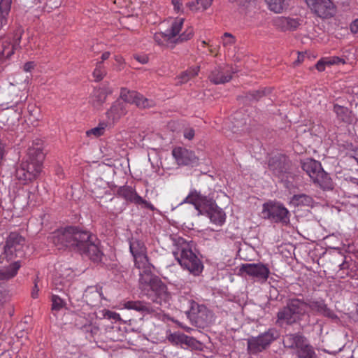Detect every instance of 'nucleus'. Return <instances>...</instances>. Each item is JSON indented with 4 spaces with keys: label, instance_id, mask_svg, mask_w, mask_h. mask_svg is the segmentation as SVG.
Returning <instances> with one entry per match:
<instances>
[{
    "label": "nucleus",
    "instance_id": "nucleus-1",
    "mask_svg": "<svg viewBox=\"0 0 358 358\" xmlns=\"http://www.w3.org/2000/svg\"><path fill=\"white\" fill-rule=\"evenodd\" d=\"M139 288L153 303L161 305L170 299L166 285L161 279L153 275L152 270L139 273Z\"/></svg>",
    "mask_w": 358,
    "mask_h": 358
},
{
    "label": "nucleus",
    "instance_id": "nucleus-2",
    "mask_svg": "<svg viewBox=\"0 0 358 358\" xmlns=\"http://www.w3.org/2000/svg\"><path fill=\"white\" fill-rule=\"evenodd\" d=\"M182 203L194 205L201 214H207L210 221L215 224L222 225L225 221V213L218 208L215 201L199 192L192 190Z\"/></svg>",
    "mask_w": 358,
    "mask_h": 358
},
{
    "label": "nucleus",
    "instance_id": "nucleus-3",
    "mask_svg": "<svg viewBox=\"0 0 358 358\" xmlns=\"http://www.w3.org/2000/svg\"><path fill=\"white\" fill-rule=\"evenodd\" d=\"M308 301L303 297H289L285 306L277 313L276 323L280 327L300 323L308 314Z\"/></svg>",
    "mask_w": 358,
    "mask_h": 358
},
{
    "label": "nucleus",
    "instance_id": "nucleus-4",
    "mask_svg": "<svg viewBox=\"0 0 358 358\" xmlns=\"http://www.w3.org/2000/svg\"><path fill=\"white\" fill-rule=\"evenodd\" d=\"M95 241L96 238L90 231L73 227L71 248L94 262H99L103 254Z\"/></svg>",
    "mask_w": 358,
    "mask_h": 358
},
{
    "label": "nucleus",
    "instance_id": "nucleus-5",
    "mask_svg": "<svg viewBox=\"0 0 358 358\" xmlns=\"http://www.w3.org/2000/svg\"><path fill=\"white\" fill-rule=\"evenodd\" d=\"M173 255L179 264L195 276L199 275L203 269L201 259L193 252L192 245L179 238Z\"/></svg>",
    "mask_w": 358,
    "mask_h": 358
},
{
    "label": "nucleus",
    "instance_id": "nucleus-6",
    "mask_svg": "<svg viewBox=\"0 0 358 358\" xmlns=\"http://www.w3.org/2000/svg\"><path fill=\"white\" fill-rule=\"evenodd\" d=\"M26 238L17 232H10L3 247V254L8 261L25 257Z\"/></svg>",
    "mask_w": 358,
    "mask_h": 358
},
{
    "label": "nucleus",
    "instance_id": "nucleus-7",
    "mask_svg": "<svg viewBox=\"0 0 358 358\" xmlns=\"http://www.w3.org/2000/svg\"><path fill=\"white\" fill-rule=\"evenodd\" d=\"M129 250L133 257L134 266L140 270V273H145L151 270L147 248L143 241L132 238L129 242Z\"/></svg>",
    "mask_w": 358,
    "mask_h": 358
},
{
    "label": "nucleus",
    "instance_id": "nucleus-8",
    "mask_svg": "<svg viewBox=\"0 0 358 358\" xmlns=\"http://www.w3.org/2000/svg\"><path fill=\"white\" fill-rule=\"evenodd\" d=\"M278 337V331L275 328H270L258 336L248 338L247 341L248 350L249 353L253 355L261 352Z\"/></svg>",
    "mask_w": 358,
    "mask_h": 358
},
{
    "label": "nucleus",
    "instance_id": "nucleus-9",
    "mask_svg": "<svg viewBox=\"0 0 358 358\" xmlns=\"http://www.w3.org/2000/svg\"><path fill=\"white\" fill-rule=\"evenodd\" d=\"M263 217L272 222L283 224L289 222L290 213L289 210L280 203L268 202L263 205Z\"/></svg>",
    "mask_w": 358,
    "mask_h": 358
},
{
    "label": "nucleus",
    "instance_id": "nucleus-10",
    "mask_svg": "<svg viewBox=\"0 0 358 358\" xmlns=\"http://www.w3.org/2000/svg\"><path fill=\"white\" fill-rule=\"evenodd\" d=\"M43 164L31 162L24 159L16 169L15 176L18 180L26 183L36 179L42 171Z\"/></svg>",
    "mask_w": 358,
    "mask_h": 358
},
{
    "label": "nucleus",
    "instance_id": "nucleus-11",
    "mask_svg": "<svg viewBox=\"0 0 358 358\" xmlns=\"http://www.w3.org/2000/svg\"><path fill=\"white\" fill-rule=\"evenodd\" d=\"M189 317L196 327L205 328L209 326L213 320V314L205 306L199 305L194 301L191 303Z\"/></svg>",
    "mask_w": 358,
    "mask_h": 358
},
{
    "label": "nucleus",
    "instance_id": "nucleus-12",
    "mask_svg": "<svg viewBox=\"0 0 358 358\" xmlns=\"http://www.w3.org/2000/svg\"><path fill=\"white\" fill-rule=\"evenodd\" d=\"M48 239L59 250L65 248H71V240H73V227L59 229L51 234Z\"/></svg>",
    "mask_w": 358,
    "mask_h": 358
},
{
    "label": "nucleus",
    "instance_id": "nucleus-13",
    "mask_svg": "<svg viewBox=\"0 0 358 358\" xmlns=\"http://www.w3.org/2000/svg\"><path fill=\"white\" fill-rule=\"evenodd\" d=\"M308 7L318 17L328 18L333 16L335 7L330 0H304Z\"/></svg>",
    "mask_w": 358,
    "mask_h": 358
},
{
    "label": "nucleus",
    "instance_id": "nucleus-14",
    "mask_svg": "<svg viewBox=\"0 0 358 358\" xmlns=\"http://www.w3.org/2000/svg\"><path fill=\"white\" fill-rule=\"evenodd\" d=\"M117 194L119 196L123 198L127 201L137 205H143L145 208L152 211L155 210V206L152 203L143 199L131 186L124 185L120 187L117 191Z\"/></svg>",
    "mask_w": 358,
    "mask_h": 358
},
{
    "label": "nucleus",
    "instance_id": "nucleus-15",
    "mask_svg": "<svg viewBox=\"0 0 358 358\" xmlns=\"http://www.w3.org/2000/svg\"><path fill=\"white\" fill-rule=\"evenodd\" d=\"M240 272L245 273L250 277L265 282L269 274V268L263 264H243L240 268Z\"/></svg>",
    "mask_w": 358,
    "mask_h": 358
},
{
    "label": "nucleus",
    "instance_id": "nucleus-16",
    "mask_svg": "<svg viewBox=\"0 0 358 358\" xmlns=\"http://www.w3.org/2000/svg\"><path fill=\"white\" fill-rule=\"evenodd\" d=\"M234 73L232 69L227 65L217 66L210 71L208 79L214 85L224 84L231 80Z\"/></svg>",
    "mask_w": 358,
    "mask_h": 358
},
{
    "label": "nucleus",
    "instance_id": "nucleus-17",
    "mask_svg": "<svg viewBox=\"0 0 358 358\" xmlns=\"http://www.w3.org/2000/svg\"><path fill=\"white\" fill-rule=\"evenodd\" d=\"M172 155L179 166L192 165L198 161L193 152L181 147L175 148Z\"/></svg>",
    "mask_w": 358,
    "mask_h": 358
},
{
    "label": "nucleus",
    "instance_id": "nucleus-18",
    "mask_svg": "<svg viewBox=\"0 0 358 358\" xmlns=\"http://www.w3.org/2000/svg\"><path fill=\"white\" fill-rule=\"evenodd\" d=\"M302 20L300 18L289 17H277L273 20V25L282 31H293L301 25Z\"/></svg>",
    "mask_w": 358,
    "mask_h": 358
},
{
    "label": "nucleus",
    "instance_id": "nucleus-19",
    "mask_svg": "<svg viewBox=\"0 0 358 358\" xmlns=\"http://www.w3.org/2000/svg\"><path fill=\"white\" fill-rule=\"evenodd\" d=\"M24 159H29L31 162L33 161V162L43 164L45 154L43 152V143L41 140L37 139L33 141L31 145L27 149Z\"/></svg>",
    "mask_w": 358,
    "mask_h": 358
},
{
    "label": "nucleus",
    "instance_id": "nucleus-20",
    "mask_svg": "<svg viewBox=\"0 0 358 358\" xmlns=\"http://www.w3.org/2000/svg\"><path fill=\"white\" fill-rule=\"evenodd\" d=\"M112 92V89L108 86L95 88L90 97V103L94 108L100 109L105 103L108 95Z\"/></svg>",
    "mask_w": 358,
    "mask_h": 358
},
{
    "label": "nucleus",
    "instance_id": "nucleus-21",
    "mask_svg": "<svg viewBox=\"0 0 358 358\" xmlns=\"http://www.w3.org/2000/svg\"><path fill=\"white\" fill-rule=\"evenodd\" d=\"M308 339L301 333L287 334L283 336L282 343L285 348L295 350L296 352L303 345Z\"/></svg>",
    "mask_w": 358,
    "mask_h": 358
},
{
    "label": "nucleus",
    "instance_id": "nucleus-22",
    "mask_svg": "<svg viewBox=\"0 0 358 358\" xmlns=\"http://www.w3.org/2000/svg\"><path fill=\"white\" fill-rule=\"evenodd\" d=\"M308 308L316 315H322L331 319L337 318L335 313L328 308L324 300L308 301Z\"/></svg>",
    "mask_w": 358,
    "mask_h": 358
},
{
    "label": "nucleus",
    "instance_id": "nucleus-23",
    "mask_svg": "<svg viewBox=\"0 0 358 358\" xmlns=\"http://www.w3.org/2000/svg\"><path fill=\"white\" fill-rule=\"evenodd\" d=\"M127 309L135 310L142 314H155L157 313L159 307H154L150 303L142 301H129L124 303Z\"/></svg>",
    "mask_w": 358,
    "mask_h": 358
},
{
    "label": "nucleus",
    "instance_id": "nucleus-24",
    "mask_svg": "<svg viewBox=\"0 0 358 358\" xmlns=\"http://www.w3.org/2000/svg\"><path fill=\"white\" fill-rule=\"evenodd\" d=\"M169 342L175 345H186L188 347L196 348L198 341L193 337L188 336L180 332L171 333L167 336Z\"/></svg>",
    "mask_w": 358,
    "mask_h": 358
},
{
    "label": "nucleus",
    "instance_id": "nucleus-25",
    "mask_svg": "<svg viewBox=\"0 0 358 358\" xmlns=\"http://www.w3.org/2000/svg\"><path fill=\"white\" fill-rule=\"evenodd\" d=\"M301 167L312 180L316 178L318 173L322 169L320 162L312 159H306L302 162Z\"/></svg>",
    "mask_w": 358,
    "mask_h": 358
},
{
    "label": "nucleus",
    "instance_id": "nucleus-26",
    "mask_svg": "<svg viewBox=\"0 0 358 358\" xmlns=\"http://www.w3.org/2000/svg\"><path fill=\"white\" fill-rule=\"evenodd\" d=\"M21 267L20 261H15L8 266L0 267V280H9L13 278Z\"/></svg>",
    "mask_w": 358,
    "mask_h": 358
},
{
    "label": "nucleus",
    "instance_id": "nucleus-27",
    "mask_svg": "<svg viewBox=\"0 0 358 358\" xmlns=\"http://www.w3.org/2000/svg\"><path fill=\"white\" fill-rule=\"evenodd\" d=\"M334 112L336 114L337 118L347 124H351L353 121L352 112L347 108L338 104L334 105Z\"/></svg>",
    "mask_w": 358,
    "mask_h": 358
},
{
    "label": "nucleus",
    "instance_id": "nucleus-28",
    "mask_svg": "<svg viewBox=\"0 0 358 358\" xmlns=\"http://www.w3.org/2000/svg\"><path fill=\"white\" fill-rule=\"evenodd\" d=\"M290 202L293 206L300 207H313L314 204L313 199L305 194H294Z\"/></svg>",
    "mask_w": 358,
    "mask_h": 358
},
{
    "label": "nucleus",
    "instance_id": "nucleus-29",
    "mask_svg": "<svg viewBox=\"0 0 358 358\" xmlns=\"http://www.w3.org/2000/svg\"><path fill=\"white\" fill-rule=\"evenodd\" d=\"M200 71L199 66H191L188 68L187 70L181 72L177 77L176 79L178 80V84L182 85L187 83L191 79L195 78Z\"/></svg>",
    "mask_w": 358,
    "mask_h": 358
},
{
    "label": "nucleus",
    "instance_id": "nucleus-30",
    "mask_svg": "<svg viewBox=\"0 0 358 358\" xmlns=\"http://www.w3.org/2000/svg\"><path fill=\"white\" fill-rule=\"evenodd\" d=\"M313 181L317 183L322 189H330L333 188L332 180L323 169H321Z\"/></svg>",
    "mask_w": 358,
    "mask_h": 358
},
{
    "label": "nucleus",
    "instance_id": "nucleus-31",
    "mask_svg": "<svg viewBox=\"0 0 358 358\" xmlns=\"http://www.w3.org/2000/svg\"><path fill=\"white\" fill-rule=\"evenodd\" d=\"M12 0H0V22L8 26Z\"/></svg>",
    "mask_w": 358,
    "mask_h": 358
},
{
    "label": "nucleus",
    "instance_id": "nucleus-32",
    "mask_svg": "<svg viewBox=\"0 0 358 358\" xmlns=\"http://www.w3.org/2000/svg\"><path fill=\"white\" fill-rule=\"evenodd\" d=\"M17 47H14V43L8 41H4L2 42L0 46V59H8L14 53L15 50H17Z\"/></svg>",
    "mask_w": 358,
    "mask_h": 358
},
{
    "label": "nucleus",
    "instance_id": "nucleus-33",
    "mask_svg": "<svg viewBox=\"0 0 358 358\" xmlns=\"http://www.w3.org/2000/svg\"><path fill=\"white\" fill-rule=\"evenodd\" d=\"M298 358H317L313 347L307 341L296 352Z\"/></svg>",
    "mask_w": 358,
    "mask_h": 358
},
{
    "label": "nucleus",
    "instance_id": "nucleus-34",
    "mask_svg": "<svg viewBox=\"0 0 358 358\" xmlns=\"http://www.w3.org/2000/svg\"><path fill=\"white\" fill-rule=\"evenodd\" d=\"M138 93L135 91H131L126 88H122L120 98L126 103L136 104Z\"/></svg>",
    "mask_w": 358,
    "mask_h": 358
},
{
    "label": "nucleus",
    "instance_id": "nucleus-35",
    "mask_svg": "<svg viewBox=\"0 0 358 358\" xmlns=\"http://www.w3.org/2000/svg\"><path fill=\"white\" fill-rule=\"evenodd\" d=\"M285 0H265L268 8L276 13H280L283 11L285 8Z\"/></svg>",
    "mask_w": 358,
    "mask_h": 358
},
{
    "label": "nucleus",
    "instance_id": "nucleus-36",
    "mask_svg": "<svg viewBox=\"0 0 358 358\" xmlns=\"http://www.w3.org/2000/svg\"><path fill=\"white\" fill-rule=\"evenodd\" d=\"M94 80L99 82L103 79L106 75V70L102 64V62H98L96 64V67L92 73Z\"/></svg>",
    "mask_w": 358,
    "mask_h": 358
},
{
    "label": "nucleus",
    "instance_id": "nucleus-37",
    "mask_svg": "<svg viewBox=\"0 0 358 358\" xmlns=\"http://www.w3.org/2000/svg\"><path fill=\"white\" fill-rule=\"evenodd\" d=\"M106 127H107L106 123H104V122L99 123L97 127L87 130L86 131V135L87 136H93L96 138L99 137V136L103 135Z\"/></svg>",
    "mask_w": 358,
    "mask_h": 358
},
{
    "label": "nucleus",
    "instance_id": "nucleus-38",
    "mask_svg": "<svg viewBox=\"0 0 358 358\" xmlns=\"http://www.w3.org/2000/svg\"><path fill=\"white\" fill-rule=\"evenodd\" d=\"M136 106L141 108H150L155 106V102L154 100L147 99L139 94Z\"/></svg>",
    "mask_w": 358,
    "mask_h": 358
},
{
    "label": "nucleus",
    "instance_id": "nucleus-39",
    "mask_svg": "<svg viewBox=\"0 0 358 358\" xmlns=\"http://www.w3.org/2000/svg\"><path fill=\"white\" fill-rule=\"evenodd\" d=\"M183 22H184V19L180 18V19H176L173 22L171 27V30L168 33V34L169 35V36L171 39L173 38H174L175 36H176L179 34V32L181 30L182 26L183 24Z\"/></svg>",
    "mask_w": 358,
    "mask_h": 358
},
{
    "label": "nucleus",
    "instance_id": "nucleus-40",
    "mask_svg": "<svg viewBox=\"0 0 358 358\" xmlns=\"http://www.w3.org/2000/svg\"><path fill=\"white\" fill-rule=\"evenodd\" d=\"M124 113L123 106L120 103H115L108 112V114L112 115L113 119L118 118Z\"/></svg>",
    "mask_w": 358,
    "mask_h": 358
},
{
    "label": "nucleus",
    "instance_id": "nucleus-41",
    "mask_svg": "<svg viewBox=\"0 0 358 358\" xmlns=\"http://www.w3.org/2000/svg\"><path fill=\"white\" fill-rule=\"evenodd\" d=\"M268 166L275 174H279L283 171L282 164L280 160L273 157L268 161Z\"/></svg>",
    "mask_w": 358,
    "mask_h": 358
},
{
    "label": "nucleus",
    "instance_id": "nucleus-42",
    "mask_svg": "<svg viewBox=\"0 0 358 358\" xmlns=\"http://www.w3.org/2000/svg\"><path fill=\"white\" fill-rule=\"evenodd\" d=\"M236 38L231 34L225 32L221 37V43L223 47L229 48L236 43Z\"/></svg>",
    "mask_w": 358,
    "mask_h": 358
},
{
    "label": "nucleus",
    "instance_id": "nucleus-43",
    "mask_svg": "<svg viewBox=\"0 0 358 358\" xmlns=\"http://www.w3.org/2000/svg\"><path fill=\"white\" fill-rule=\"evenodd\" d=\"M154 40L159 45H167L168 43L171 41V38L168 33H156L154 35Z\"/></svg>",
    "mask_w": 358,
    "mask_h": 358
},
{
    "label": "nucleus",
    "instance_id": "nucleus-44",
    "mask_svg": "<svg viewBox=\"0 0 358 358\" xmlns=\"http://www.w3.org/2000/svg\"><path fill=\"white\" fill-rule=\"evenodd\" d=\"M65 306V302L62 299L57 295L52 296V310L55 311L60 310Z\"/></svg>",
    "mask_w": 358,
    "mask_h": 358
},
{
    "label": "nucleus",
    "instance_id": "nucleus-45",
    "mask_svg": "<svg viewBox=\"0 0 358 358\" xmlns=\"http://www.w3.org/2000/svg\"><path fill=\"white\" fill-rule=\"evenodd\" d=\"M23 33L24 29L21 26H18L15 30L13 42L14 43V47H17L18 48H20V42Z\"/></svg>",
    "mask_w": 358,
    "mask_h": 358
},
{
    "label": "nucleus",
    "instance_id": "nucleus-46",
    "mask_svg": "<svg viewBox=\"0 0 358 358\" xmlns=\"http://www.w3.org/2000/svg\"><path fill=\"white\" fill-rule=\"evenodd\" d=\"M322 59L324 61V64L329 66L332 65H338L340 64H344L345 63L344 59L336 56L323 57Z\"/></svg>",
    "mask_w": 358,
    "mask_h": 358
},
{
    "label": "nucleus",
    "instance_id": "nucleus-47",
    "mask_svg": "<svg viewBox=\"0 0 358 358\" xmlns=\"http://www.w3.org/2000/svg\"><path fill=\"white\" fill-rule=\"evenodd\" d=\"M266 92H270V91L266 89L253 91L248 93V94L247 95V98L250 100L254 99L257 101L262 96H265Z\"/></svg>",
    "mask_w": 358,
    "mask_h": 358
},
{
    "label": "nucleus",
    "instance_id": "nucleus-48",
    "mask_svg": "<svg viewBox=\"0 0 358 358\" xmlns=\"http://www.w3.org/2000/svg\"><path fill=\"white\" fill-rule=\"evenodd\" d=\"M194 35V30L192 27L187 28L180 36L177 38V41L183 42L189 40Z\"/></svg>",
    "mask_w": 358,
    "mask_h": 358
},
{
    "label": "nucleus",
    "instance_id": "nucleus-49",
    "mask_svg": "<svg viewBox=\"0 0 358 358\" xmlns=\"http://www.w3.org/2000/svg\"><path fill=\"white\" fill-rule=\"evenodd\" d=\"M103 316L105 318L113 320L115 321H117L120 320V316L118 313L114 311H111L109 310H105Z\"/></svg>",
    "mask_w": 358,
    "mask_h": 358
},
{
    "label": "nucleus",
    "instance_id": "nucleus-50",
    "mask_svg": "<svg viewBox=\"0 0 358 358\" xmlns=\"http://www.w3.org/2000/svg\"><path fill=\"white\" fill-rule=\"evenodd\" d=\"M213 0H197V5H200L203 10L208 9L212 4Z\"/></svg>",
    "mask_w": 358,
    "mask_h": 358
},
{
    "label": "nucleus",
    "instance_id": "nucleus-51",
    "mask_svg": "<svg viewBox=\"0 0 358 358\" xmlns=\"http://www.w3.org/2000/svg\"><path fill=\"white\" fill-rule=\"evenodd\" d=\"M134 58L139 62L141 64H146L148 62V57L147 55H134Z\"/></svg>",
    "mask_w": 358,
    "mask_h": 358
},
{
    "label": "nucleus",
    "instance_id": "nucleus-52",
    "mask_svg": "<svg viewBox=\"0 0 358 358\" xmlns=\"http://www.w3.org/2000/svg\"><path fill=\"white\" fill-rule=\"evenodd\" d=\"M326 64H324V59L322 58L320 59L317 62V64H315V68L319 71H324V69H325V66H326Z\"/></svg>",
    "mask_w": 358,
    "mask_h": 358
},
{
    "label": "nucleus",
    "instance_id": "nucleus-53",
    "mask_svg": "<svg viewBox=\"0 0 358 358\" xmlns=\"http://www.w3.org/2000/svg\"><path fill=\"white\" fill-rule=\"evenodd\" d=\"M233 3H236L238 6H245L247 3L255 2L256 0H230Z\"/></svg>",
    "mask_w": 358,
    "mask_h": 358
},
{
    "label": "nucleus",
    "instance_id": "nucleus-54",
    "mask_svg": "<svg viewBox=\"0 0 358 358\" xmlns=\"http://www.w3.org/2000/svg\"><path fill=\"white\" fill-rule=\"evenodd\" d=\"M35 66L34 62H28L24 64L23 66V69L24 71L30 72L32 69H34Z\"/></svg>",
    "mask_w": 358,
    "mask_h": 358
},
{
    "label": "nucleus",
    "instance_id": "nucleus-55",
    "mask_svg": "<svg viewBox=\"0 0 358 358\" xmlns=\"http://www.w3.org/2000/svg\"><path fill=\"white\" fill-rule=\"evenodd\" d=\"M171 1L174 9L178 12L180 11L182 6L181 0H171Z\"/></svg>",
    "mask_w": 358,
    "mask_h": 358
},
{
    "label": "nucleus",
    "instance_id": "nucleus-56",
    "mask_svg": "<svg viewBox=\"0 0 358 358\" xmlns=\"http://www.w3.org/2000/svg\"><path fill=\"white\" fill-rule=\"evenodd\" d=\"M38 291H39V289L38 287L37 282H36V281H35L34 282V287H33L32 291H31V296H32V298L36 299L38 297Z\"/></svg>",
    "mask_w": 358,
    "mask_h": 358
},
{
    "label": "nucleus",
    "instance_id": "nucleus-57",
    "mask_svg": "<svg viewBox=\"0 0 358 358\" xmlns=\"http://www.w3.org/2000/svg\"><path fill=\"white\" fill-rule=\"evenodd\" d=\"M184 136L186 138L191 140L194 136V131L192 129L187 130L185 131Z\"/></svg>",
    "mask_w": 358,
    "mask_h": 358
},
{
    "label": "nucleus",
    "instance_id": "nucleus-58",
    "mask_svg": "<svg viewBox=\"0 0 358 358\" xmlns=\"http://www.w3.org/2000/svg\"><path fill=\"white\" fill-rule=\"evenodd\" d=\"M101 290H102L101 287H100L99 289L96 288V289L94 292H90V294L94 295V296L105 299V297L103 296Z\"/></svg>",
    "mask_w": 358,
    "mask_h": 358
},
{
    "label": "nucleus",
    "instance_id": "nucleus-59",
    "mask_svg": "<svg viewBox=\"0 0 358 358\" xmlns=\"http://www.w3.org/2000/svg\"><path fill=\"white\" fill-rule=\"evenodd\" d=\"M350 30L355 34L358 32V20H355L352 22L350 24Z\"/></svg>",
    "mask_w": 358,
    "mask_h": 358
},
{
    "label": "nucleus",
    "instance_id": "nucleus-60",
    "mask_svg": "<svg viewBox=\"0 0 358 358\" xmlns=\"http://www.w3.org/2000/svg\"><path fill=\"white\" fill-rule=\"evenodd\" d=\"M187 6L189 8L192 10H197L200 8L196 3V1H191L187 3Z\"/></svg>",
    "mask_w": 358,
    "mask_h": 358
},
{
    "label": "nucleus",
    "instance_id": "nucleus-61",
    "mask_svg": "<svg viewBox=\"0 0 358 358\" xmlns=\"http://www.w3.org/2000/svg\"><path fill=\"white\" fill-rule=\"evenodd\" d=\"M304 55L299 53L297 59L294 62V65L299 64L301 62L303 61Z\"/></svg>",
    "mask_w": 358,
    "mask_h": 358
},
{
    "label": "nucleus",
    "instance_id": "nucleus-62",
    "mask_svg": "<svg viewBox=\"0 0 358 358\" xmlns=\"http://www.w3.org/2000/svg\"><path fill=\"white\" fill-rule=\"evenodd\" d=\"M110 55V52H104L102 55H101V61L102 63L103 62V61L108 59L109 58Z\"/></svg>",
    "mask_w": 358,
    "mask_h": 358
},
{
    "label": "nucleus",
    "instance_id": "nucleus-63",
    "mask_svg": "<svg viewBox=\"0 0 358 358\" xmlns=\"http://www.w3.org/2000/svg\"><path fill=\"white\" fill-rule=\"evenodd\" d=\"M339 267L341 270L347 269L349 267V264L348 262L344 261L339 265Z\"/></svg>",
    "mask_w": 358,
    "mask_h": 358
},
{
    "label": "nucleus",
    "instance_id": "nucleus-64",
    "mask_svg": "<svg viewBox=\"0 0 358 358\" xmlns=\"http://www.w3.org/2000/svg\"><path fill=\"white\" fill-rule=\"evenodd\" d=\"M5 301V294L0 290V305L3 304Z\"/></svg>",
    "mask_w": 358,
    "mask_h": 358
}]
</instances>
